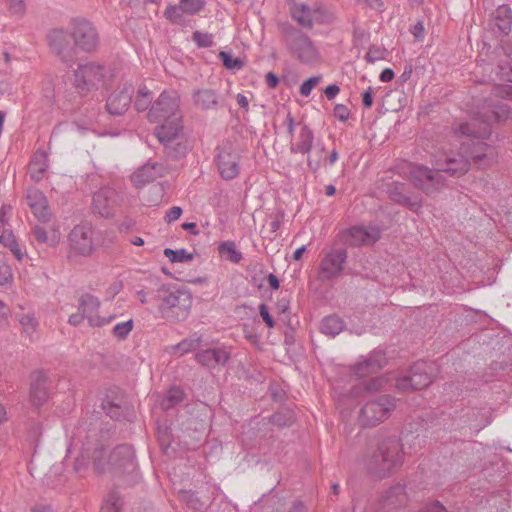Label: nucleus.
Returning <instances> with one entry per match:
<instances>
[{
	"instance_id": "obj_17",
	"label": "nucleus",
	"mask_w": 512,
	"mask_h": 512,
	"mask_svg": "<svg viewBox=\"0 0 512 512\" xmlns=\"http://www.w3.org/2000/svg\"><path fill=\"white\" fill-rule=\"evenodd\" d=\"M380 237L381 232L377 227L354 226L340 234V240L352 247L374 244Z\"/></svg>"
},
{
	"instance_id": "obj_3",
	"label": "nucleus",
	"mask_w": 512,
	"mask_h": 512,
	"mask_svg": "<svg viewBox=\"0 0 512 512\" xmlns=\"http://www.w3.org/2000/svg\"><path fill=\"white\" fill-rule=\"evenodd\" d=\"M403 464L402 445L396 436L379 437L371 443L364 457L369 474L383 479L396 472Z\"/></svg>"
},
{
	"instance_id": "obj_10",
	"label": "nucleus",
	"mask_w": 512,
	"mask_h": 512,
	"mask_svg": "<svg viewBox=\"0 0 512 512\" xmlns=\"http://www.w3.org/2000/svg\"><path fill=\"white\" fill-rule=\"evenodd\" d=\"M70 37L76 51L94 52L99 45V35L95 26L84 18L73 19L70 23Z\"/></svg>"
},
{
	"instance_id": "obj_50",
	"label": "nucleus",
	"mask_w": 512,
	"mask_h": 512,
	"mask_svg": "<svg viewBox=\"0 0 512 512\" xmlns=\"http://www.w3.org/2000/svg\"><path fill=\"white\" fill-rule=\"evenodd\" d=\"M183 14L180 4L170 5L164 12L165 17L174 24H179L182 21Z\"/></svg>"
},
{
	"instance_id": "obj_19",
	"label": "nucleus",
	"mask_w": 512,
	"mask_h": 512,
	"mask_svg": "<svg viewBox=\"0 0 512 512\" xmlns=\"http://www.w3.org/2000/svg\"><path fill=\"white\" fill-rule=\"evenodd\" d=\"M218 170L222 178L234 179L239 174V154L230 144L224 145L217 156Z\"/></svg>"
},
{
	"instance_id": "obj_43",
	"label": "nucleus",
	"mask_w": 512,
	"mask_h": 512,
	"mask_svg": "<svg viewBox=\"0 0 512 512\" xmlns=\"http://www.w3.org/2000/svg\"><path fill=\"white\" fill-rule=\"evenodd\" d=\"M218 57L228 70H240L244 67V62L238 57H233L229 52L220 51Z\"/></svg>"
},
{
	"instance_id": "obj_33",
	"label": "nucleus",
	"mask_w": 512,
	"mask_h": 512,
	"mask_svg": "<svg viewBox=\"0 0 512 512\" xmlns=\"http://www.w3.org/2000/svg\"><path fill=\"white\" fill-rule=\"evenodd\" d=\"M344 327V321L336 315H329L325 317L320 323L321 333L330 337H335L338 335L343 331Z\"/></svg>"
},
{
	"instance_id": "obj_44",
	"label": "nucleus",
	"mask_w": 512,
	"mask_h": 512,
	"mask_svg": "<svg viewBox=\"0 0 512 512\" xmlns=\"http://www.w3.org/2000/svg\"><path fill=\"white\" fill-rule=\"evenodd\" d=\"M19 323L23 328V332L31 337L38 327V321L33 314L27 313L19 316Z\"/></svg>"
},
{
	"instance_id": "obj_31",
	"label": "nucleus",
	"mask_w": 512,
	"mask_h": 512,
	"mask_svg": "<svg viewBox=\"0 0 512 512\" xmlns=\"http://www.w3.org/2000/svg\"><path fill=\"white\" fill-rule=\"evenodd\" d=\"M314 135L308 126L304 125L298 135V139L290 146V152L293 154H307L311 151Z\"/></svg>"
},
{
	"instance_id": "obj_55",
	"label": "nucleus",
	"mask_w": 512,
	"mask_h": 512,
	"mask_svg": "<svg viewBox=\"0 0 512 512\" xmlns=\"http://www.w3.org/2000/svg\"><path fill=\"white\" fill-rule=\"evenodd\" d=\"M10 11L13 14L21 15L25 11V4L23 0H7Z\"/></svg>"
},
{
	"instance_id": "obj_32",
	"label": "nucleus",
	"mask_w": 512,
	"mask_h": 512,
	"mask_svg": "<svg viewBox=\"0 0 512 512\" xmlns=\"http://www.w3.org/2000/svg\"><path fill=\"white\" fill-rule=\"evenodd\" d=\"M388 195L391 200L396 203L408 206L410 209H415L420 206L419 201L410 199L404 193V185L401 183H393L388 188Z\"/></svg>"
},
{
	"instance_id": "obj_9",
	"label": "nucleus",
	"mask_w": 512,
	"mask_h": 512,
	"mask_svg": "<svg viewBox=\"0 0 512 512\" xmlns=\"http://www.w3.org/2000/svg\"><path fill=\"white\" fill-rule=\"evenodd\" d=\"M394 409L395 399L389 395H381L362 406L359 423L364 427H374L386 420Z\"/></svg>"
},
{
	"instance_id": "obj_37",
	"label": "nucleus",
	"mask_w": 512,
	"mask_h": 512,
	"mask_svg": "<svg viewBox=\"0 0 512 512\" xmlns=\"http://www.w3.org/2000/svg\"><path fill=\"white\" fill-rule=\"evenodd\" d=\"M153 100V93L146 87L140 86L134 101V107L137 111H146L151 105Z\"/></svg>"
},
{
	"instance_id": "obj_42",
	"label": "nucleus",
	"mask_w": 512,
	"mask_h": 512,
	"mask_svg": "<svg viewBox=\"0 0 512 512\" xmlns=\"http://www.w3.org/2000/svg\"><path fill=\"white\" fill-rule=\"evenodd\" d=\"M164 255L172 263H187L194 259V255L187 252L185 249L173 250L171 248H166L164 249Z\"/></svg>"
},
{
	"instance_id": "obj_23",
	"label": "nucleus",
	"mask_w": 512,
	"mask_h": 512,
	"mask_svg": "<svg viewBox=\"0 0 512 512\" xmlns=\"http://www.w3.org/2000/svg\"><path fill=\"white\" fill-rule=\"evenodd\" d=\"M470 163L468 157L461 150V153L456 155H448L444 159H438L436 166L439 167L442 173L445 172L450 176L459 177L469 170Z\"/></svg>"
},
{
	"instance_id": "obj_53",
	"label": "nucleus",
	"mask_w": 512,
	"mask_h": 512,
	"mask_svg": "<svg viewBox=\"0 0 512 512\" xmlns=\"http://www.w3.org/2000/svg\"><path fill=\"white\" fill-rule=\"evenodd\" d=\"M350 111L344 104H337L334 107V117L340 121H346L349 118Z\"/></svg>"
},
{
	"instance_id": "obj_6",
	"label": "nucleus",
	"mask_w": 512,
	"mask_h": 512,
	"mask_svg": "<svg viewBox=\"0 0 512 512\" xmlns=\"http://www.w3.org/2000/svg\"><path fill=\"white\" fill-rule=\"evenodd\" d=\"M106 465V472L115 477L126 478V483L131 485L137 481L138 465L135 452L131 445L122 444L115 447L109 454L108 460L103 459Z\"/></svg>"
},
{
	"instance_id": "obj_39",
	"label": "nucleus",
	"mask_w": 512,
	"mask_h": 512,
	"mask_svg": "<svg viewBox=\"0 0 512 512\" xmlns=\"http://www.w3.org/2000/svg\"><path fill=\"white\" fill-rule=\"evenodd\" d=\"M184 392L179 387H172L161 401V407L168 410L183 401Z\"/></svg>"
},
{
	"instance_id": "obj_64",
	"label": "nucleus",
	"mask_w": 512,
	"mask_h": 512,
	"mask_svg": "<svg viewBox=\"0 0 512 512\" xmlns=\"http://www.w3.org/2000/svg\"><path fill=\"white\" fill-rule=\"evenodd\" d=\"M84 318H86V315L82 311H79L78 313L72 314L69 317L68 322L73 326H77L83 322Z\"/></svg>"
},
{
	"instance_id": "obj_38",
	"label": "nucleus",
	"mask_w": 512,
	"mask_h": 512,
	"mask_svg": "<svg viewBox=\"0 0 512 512\" xmlns=\"http://www.w3.org/2000/svg\"><path fill=\"white\" fill-rule=\"evenodd\" d=\"M219 254L233 263H239L243 256L241 251L236 249L233 241L222 242L218 247Z\"/></svg>"
},
{
	"instance_id": "obj_52",
	"label": "nucleus",
	"mask_w": 512,
	"mask_h": 512,
	"mask_svg": "<svg viewBox=\"0 0 512 512\" xmlns=\"http://www.w3.org/2000/svg\"><path fill=\"white\" fill-rule=\"evenodd\" d=\"M103 410L106 412L108 416L112 419L118 420L122 415V410L120 405L113 403V402H107L103 403Z\"/></svg>"
},
{
	"instance_id": "obj_12",
	"label": "nucleus",
	"mask_w": 512,
	"mask_h": 512,
	"mask_svg": "<svg viewBox=\"0 0 512 512\" xmlns=\"http://www.w3.org/2000/svg\"><path fill=\"white\" fill-rule=\"evenodd\" d=\"M432 370V365L418 361L411 366L407 375L397 379L396 388L402 392L426 388L433 381Z\"/></svg>"
},
{
	"instance_id": "obj_5",
	"label": "nucleus",
	"mask_w": 512,
	"mask_h": 512,
	"mask_svg": "<svg viewBox=\"0 0 512 512\" xmlns=\"http://www.w3.org/2000/svg\"><path fill=\"white\" fill-rule=\"evenodd\" d=\"M153 298L160 302L158 309L162 317L172 321L185 320L192 306V296L185 289H178L172 285H161Z\"/></svg>"
},
{
	"instance_id": "obj_35",
	"label": "nucleus",
	"mask_w": 512,
	"mask_h": 512,
	"mask_svg": "<svg viewBox=\"0 0 512 512\" xmlns=\"http://www.w3.org/2000/svg\"><path fill=\"white\" fill-rule=\"evenodd\" d=\"M292 17L303 27L310 28L313 25V13L306 5H295L292 9Z\"/></svg>"
},
{
	"instance_id": "obj_36",
	"label": "nucleus",
	"mask_w": 512,
	"mask_h": 512,
	"mask_svg": "<svg viewBox=\"0 0 512 512\" xmlns=\"http://www.w3.org/2000/svg\"><path fill=\"white\" fill-rule=\"evenodd\" d=\"M0 243L7 247L17 260H21L23 258V253L19 248L15 235L10 229L2 230L0 234Z\"/></svg>"
},
{
	"instance_id": "obj_41",
	"label": "nucleus",
	"mask_w": 512,
	"mask_h": 512,
	"mask_svg": "<svg viewBox=\"0 0 512 512\" xmlns=\"http://www.w3.org/2000/svg\"><path fill=\"white\" fill-rule=\"evenodd\" d=\"M201 343V337H191L182 340L173 347L174 353L182 356L188 352L196 350Z\"/></svg>"
},
{
	"instance_id": "obj_14",
	"label": "nucleus",
	"mask_w": 512,
	"mask_h": 512,
	"mask_svg": "<svg viewBox=\"0 0 512 512\" xmlns=\"http://www.w3.org/2000/svg\"><path fill=\"white\" fill-rule=\"evenodd\" d=\"M68 242L77 255L90 256L94 250L92 226L88 223L76 225L68 235Z\"/></svg>"
},
{
	"instance_id": "obj_22",
	"label": "nucleus",
	"mask_w": 512,
	"mask_h": 512,
	"mask_svg": "<svg viewBox=\"0 0 512 512\" xmlns=\"http://www.w3.org/2000/svg\"><path fill=\"white\" fill-rule=\"evenodd\" d=\"M387 364V358L383 351L374 350L368 357L358 362L353 367V373L358 378H364L371 374L377 373Z\"/></svg>"
},
{
	"instance_id": "obj_4",
	"label": "nucleus",
	"mask_w": 512,
	"mask_h": 512,
	"mask_svg": "<svg viewBox=\"0 0 512 512\" xmlns=\"http://www.w3.org/2000/svg\"><path fill=\"white\" fill-rule=\"evenodd\" d=\"M510 107L502 102L484 99L470 122H464L454 128L456 134L474 139L489 138L494 123L506 121Z\"/></svg>"
},
{
	"instance_id": "obj_24",
	"label": "nucleus",
	"mask_w": 512,
	"mask_h": 512,
	"mask_svg": "<svg viewBox=\"0 0 512 512\" xmlns=\"http://www.w3.org/2000/svg\"><path fill=\"white\" fill-rule=\"evenodd\" d=\"M27 204L35 217L46 222L50 219V211L45 195L37 188H28L26 192Z\"/></svg>"
},
{
	"instance_id": "obj_62",
	"label": "nucleus",
	"mask_w": 512,
	"mask_h": 512,
	"mask_svg": "<svg viewBox=\"0 0 512 512\" xmlns=\"http://www.w3.org/2000/svg\"><path fill=\"white\" fill-rule=\"evenodd\" d=\"M362 103L365 108H370L373 104V90L371 87H369L363 94H362Z\"/></svg>"
},
{
	"instance_id": "obj_48",
	"label": "nucleus",
	"mask_w": 512,
	"mask_h": 512,
	"mask_svg": "<svg viewBox=\"0 0 512 512\" xmlns=\"http://www.w3.org/2000/svg\"><path fill=\"white\" fill-rule=\"evenodd\" d=\"M387 54L388 51L384 47L373 45L369 48L367 54L365 55V59L369 63H374L376 61L385 59Z\"/></svg>"
},
{
	"instance_id": "obj_51",
	"label": "nucleus",
	"mask_w": 512,
	"mask_h": 512,
	"mask_svg": "<svg viewBox=\"0 0 512 512\" xmlns=\"http://www.w3.org/2000/svg\"><path fill=\"white\" fill-rule=\"evenodd\" d=\"M321 81V76H313L304 81L299 89L302 96L308 97L312 89Z\"/></svg>"
},
{
	"instance_id": "obj_63",
	"label": "nucleus",
	"mask_w": 512,
	"mask_h": 512,
	"mask_svg": "<svg viewBox=\"0 0 512 512\" xmlns=\"http://www.w3.org/2000/svg\"><path fill=\"white\" fill-rule=\"evenodd\" d=\"M340 88L336 84L329 85L325 88L324 93L329 100H332L339 93Z\"/></svg>"
},
{
	"instance_id": "obj_2",
	"label": "nucleus",
	"mask_w": 512,
	"mask_h": 512,
	"mask_svg": "<svg viewBox=\"0 0 512 512\" xmlns=\"http://www.w3.org/2000/svg\"><path fill=\"white\" fill-rule=\"evenodd\" d=\"M106 438L107 433H103L98 427L87 425L86 421L79 423L72 436V444L75 447L81 445L80 456L74 463L75 472L84 471L90 460L97 474L106 472V465L103 463Z\"/></svg>"
},
{
	"instance_id": "obj_46",
	"label": "nucleus",
	"mask_w": 512,
	"mask_h": 512,
	"mask_svg": "<svg viewBox=\"0 0 512 512\" xmlns=\"http://www.w3.org/2000/svg\"><path fill=\"white\" fill-rule=\"evenodd\" d=\"M213 35L207 32L194 31L192 34V40L198 47L208 48L214 44Z\"/></svg>"
},
{
	"instance_id": "obj_20",
	"label": "nucleus",
	"mask_w": 512,
	"mask_h": 512,
	"mask_svg": "<svg viewBox=\"0 0 512 512\" xmlns=\"http://www.w3.org/2000/svg\"><path fill=\"white\" fill-rule=\"evenodd\" d=\"M134 87L132 84H124L122 88L112 92L106 101V108L109 114L123 115L130 107Z\"/></svg>"
},
{
	"instance_id": "obj_25",
	"label": "nucleus",
	"mask_w": 512,
	"mask_h": 512,
	"mask_svg": "<svg viewBox=\"0 0 512 512\" xmlns=\"http://www.w3.org/2000/svg\"><path fill=\"white\" fill-rule=\"evenodd\" d=\"M99 306V299L91 294H83L79 299V311H82L86 315L90 326L100 327L109 323L111 320V318L102 319L99 316L94 315V313L98 311Z\"/></svg>"
},
{
	"instance_id": "obj_40",
	"label": "nucleus",
	"mask_w": 512,
	"mask_h": 512,
	"mask_svg": "<svg viewBox=\"0 0 512 512\" xmlns=\"http://www.w3.org/2000/svg\"><path fill=\"white\" fill-rule=\"evenodd\" d=\"M122 504L121 495L117 491H111L101 507V512H120Z\"/></svg>"
},
{
	"instance_id": "obj_1",
	"label": "nucleus",
	"mask_w": 512,
	"mask_h": 512,
	"mask_svg": "<svg viewBox=\"0 0 512 512\" xmlns=\"http://www.w3.org/2000/svg\"><path fill=\"white\" fill-rule=\"evenodd\" d=\"M178 108L179 100L176 93L163 91L153 102L147 114L150 122H163L155 129V135L166 148L176 145L173 152H169L173 157L184 155L186 150V147L178 142L182 131Z\"/></svg>"
},
{
	"instance_id": "obj_8",
	"label": "nucleus",
	"mask_w": 512,
	"mask_h": 512,
	"mask_svg": "<svg viewBox=\"0 0 512 512\" xmlns=\"http://www.w3.org/2000/svg\"><path fill=\"white\" fill-rule=\"evenodd\" d=\"M73 85L81 94L98 90L105 82L107 69L96 62L79 64L74 70Z\"/></svg>"
},
{
	"instance_id": "obj_15",
	"label": "nucleus",
	"mask_w": 512,
	"mask_h": 512,
	"mask_svg": "<svg viewBox=\"0 0 512 512\" xmlns=\"http://www.w3.org/2000/svg\"><path fill=\"white\" fill-rule=\"evenodd\" d=\"M70 31L63 29H53L48 35V43L53 52L64 63H72L76 58V49L74 43H70Z\"/></svg>"
},
{
	"instance_id": "obj_13",
	"label": "nucleus",
	"mask_w": 512,
	"mask_h": 512,
	"mask_svg": "<svg viewBox=\"0 0 512 512\" xmlns=\"http://www.w3.org/2000/svg\"><path fill=\"white\" fill-rule=\"evenodd\" d=\"M410 180L427 195H432L445 186V178L438 166L435 170L422 165L414 166L410 170Z\"/></svg>"
},
{
	"instance_id": "obj_45",
	"label": "nucleus",
	"mask_w": 512,
	"mask_h": 512,
	"mask_svg": "<svg viewBox=\"0 0 512 512\" xmlns=\"http://www.w3.org/2000/svg\"><path fill=\"white\" fill-rule=\"evenodd\" d=\"M180 8L184 14L194 15L205 6V0H179Z\"/></svg>"
},
{
	"instance_id": "obj_60",
	"label": "nucleus",
	"mask_w": 512,
	"mask_h": 512,
	"mask_svg": "<svg viewBox=\"0 0 512 512\" xmlns=\"http://www.w3.org/2000/svg\"><path fill=\"white\" fill-rule=\"evenodd\" d=\"M384 379L381 377L372 378L366 383V390L376 391L383 387Z\"/></svg>"
},
{
	"instance_id": "obj_34",
	"label": "nucleus",
	"mask_w": 512,
	"mask_h": 512,
	"mask_svg": "<svg viewBox=\"0 0 512 512\" xmlns=\"http://www.w3.org/2000/svg\"><path fill=\"white\" fill-rule=\"evenodd\" d=\"M405 500V488L400 484L391 487L384 495V502L391 508L402 505Z\"/></svg>"
},
{
	"instance_id": "obj_30",
	"label": "nucleus",
	"mask_w": 512,
	"mask_h": 512,
	"mask_svg": "<svg viewBox=\"0 0 512 512\" xmlns=\"http://www.w3.org/2000/svg\"><path fill=\"white\" fill-rule=\"evenodd\" d=\"M196 107L202 110L215 109L218 105V94L212 89H199L192 95Z\"/></svg>"
},
{
	"instance_id": "obj_61",
	"label": "nucleus",
	"mask_w": 512,
	"mask_h": 512,
	"mask_svg": "<svg viewBox=\"0 0 512 512\" xmlns=\"http://www.w3.org/2000/svg\"><path fill=\"white\" fill-rule=\"evenodd\" d=\"M421 512H447V510L438 501H435L426 505Z\"/></svg>"
},
{
	"instance_id": "obj_29",
	"label": "nucleus",
	"mask_w": 512,
	"mask_h": 512,
	"mask_svg": "<svg viewBox=\"0 0 512 512\" xmlns=\"http://www.w3.org/2000/svg\"><path fill=\"white\" fill-rule=\"evenodd\" d=\"M48 169V156L44 150H37L28 167V173L32 180L39 182L44 178Z\"/></svg>"
},
{
	"instance_id": "obj_59",
	"label": "nucleus",
	"mask_w": 512,
	"mask_h": 512,
	"mask_svg": "<svg viewBox=\"0 0 512 512\" xmlns=\"http://www.w3.org/2000/svg\"><path fill=\"white\" fill-rule=\"evenodd\" d=\"M182 214V209L178 206H174L172 208H170L167 213H166V216H165V220L168 222V223H171L173 221H176L177 219L180 218Z\"/></svg>"
},
{
	"instance_id": "obj_16",
	"label": "nucleus",
	"mask_w": 512,
	"mask_h": 512,
	"mask_svg": "<svg viewBox=\"0 0 512 512\" xmlns=\"http://www.w3.org/2000/svg\"><path fill=\"white\" fill-rule=\"evenodd\" d=\"M120 202L121 197L115 189L110 187H103L93 195V211L99 214L101 217H112L114 216Z\"/></svg>"
},
{
	"instance_id": "obj_56",
	"label": "nucleus",
	"mask_w": 512,
	"mask_h": 512,
	"mask_svg": "<svg viewBox=\"0 0 512 512\" xmlns=\"http://www.w3.org/2000/svg\"><path fill=\"white\" fill-rule=\"evenodd\" d=\"M259 313L268 327L273 328L275 326V321L269 314L268 307L265 304L259 305Z\"/></svg>"
},
{
	"instance_id": "obj_47",
	"label": "nucleus",
	"mask_w": 512,
	"mask_h": 512,
	"mask_svg": "<svg viewBox=\"0 0 512 512\" xmlns=\"http://www.w3.org/2000/svg\"><path fill=\"white\" fill-rule=\"evenodd\" d=\"M132 329H133V320L130 319L128 321L116 324L112 329V334L116 338H118L120 340H124L127 338V336L132 331Z\"/></svg>"
},
{
	"instance_id": "obj_49",
	"label": "nucleus",
	"mask_w": 512,
	"mask_h": 512,
	"mask_svg": "<svg viewBox=\"0 0 512 512\" xmlns=\"http://www.w3.org/2000/svg\"><path fill=\"white\" fill-rule=\"evenodd\" d=\"M497 75L500 80L512 83V56L498 65Z\"/></svg>"
},
{
	"instance_id": "obj_28",
	"label": "nucleus",
	"mask_w": 512,
	"mask_h": 512,
	"mask_svg": "<svg viewBox=\"0 0 512 512\" xmlns=\"http://www.w3.org/2000/svg\"><path fill=\"white\" fill-rule=\"evenodd\" d=\"M492 27L501 35H508L512 27V11L508 5H500L493 14Z\"/></svg>"
},
{
	"instance_id": "obj_58",
	"label": "nucleus",
	"mask_w": 512,
	"mask_h": 512,
	"mask_svg": "<svg viewBox=\"0 0 512 512\" xmlns=\"http://www.w3.org/2000/svg\"><path fill=\"white\" fill-rule=\"evenodd\" d=\"M33 235L39 243H47L48 242L47 231L41 226L37 225L33 228Z\"/></svg>"
},
{
	"instance_id": "obj_21",
	"label": "nucleus",
	"mask_w": 512,
	"mask_h": 512,
	"mask_svg": "<svg viewBox=\"0 0 512 512\" xmlns=\"http://www.w3.org/2000/svg\"><path fill=\"white\" fill-rule=\"evenodd\" d=\"M50 381L43 371H34L31 374L30 401L35 408L43 406L50 395Z\"/></svg>"
},
{
	"instance_id": "obj_11",
	"label": "nucleus",
	"mask_w": 512,
	"mask_h": 512,
	"mask_svg": "<svg viewBox=\"0 0 512 512\" xmlns=\"http://www.w3.org/2000/svg\"><path fill=\"white\" fill-rule=\"evenodd\" d=\"M319 263L318 279L322 282L332 281L341 276L347 260L344 248L324 249Z\"/></svg>"
},
{
	"instance_id": "obj_57",
	"label": "nucleus",
	"mask_w": 512,
	"mask_h": 512,
	"mask_svg": "<svg viewBox=\"0 0 512 512\" xmlns=\"http://www.w3.org/2000/svg\"><path fill=\"white\" fill-rule=\"evenodd\" d=\"M12 278L11 268L6 264L0 265V285L7 284Z\"/></svg>"
},
{
	"instance_id": "obj_18",
	"label": "nucleus",
	"mask_w": 512,
	"mask_h": 512,
	"mask_svg": "<svg viewBox=\"0 0 512 512\" xmlns=\"http://www.w3.org/2000/svg\"><path fill=\"white\" fill-rule=\"evenodd\" d=\"M461 150L470 162L473 161L476 165L483 168L490 165L495 158L494 148L479 140L474 141L470 139L469 142L462 143Z\"/></svg>"
},
{
	"instance_id": "obj_7",
	"label": "nucleus",
	"mask_w": 512,
	"mask_h": 512,
	"mask_svg": "<svg viewBox=\"0 0 512 512\" xmlns=\"http://www.w3.org/2000/svg\"><path fill=\"white\" fill-rule=\"evenodd\" d=\"M283 41L290 53L302 63H313L318 60L319 53L310 38L302 31L290 26L282 27Z\"/></svg>"
},
{
	"instance_id": "obj_26",
	"label": "nucleus",
	"mask_w": 512,
	"mask_h": 512,
	"mask_svg": "<svg viewBox=\"0 0 512 512\" xmlns=\"http://www.w3.org/2000/svg\"><path fill=\"white\" fill-rule=\"evenodd\" d=\"M229 358L230 354L225 348L205 349L195 355L196 361L207 368H214L217 365L224 366Z\"/></svg>"
},
{
	"instance_id": "obj_54",
	"label": "nucleus",
	"mask_w": 512,
	"mask_h": 512,
	"mask_svg": "<svg viewBox=\"0 0 512 512\" xmlns=\"http://www.w3.org/2000/svg\"><path fill=\"white\" fill-rule=\"evenodd\" d=\"M493 91L495 96L512 99V86L498 85L494 87Z\"/></svg>"
},
{
	"instance_id": "obj_27",
	"label": "nucleus",
	"mask_w": 512,
	"mask_h": 512,
	"mask_svg": "<svg viewBox=\"0 0 512 512\" xmlns=\"http://www.w3.org/2000/svg\"><path fill=\"white\" fill-rule=\"evenodd\" d=\"M164 170L165 168L162 164L148 162L132 174V182L139 187L162 177Z\"/></svg>"
}]
</instances>
